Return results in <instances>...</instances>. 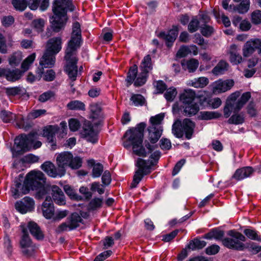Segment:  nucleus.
<instances>
[{
    "label": "nucleus",
    "mask_w": 261,
    "mask_h": 261,
    "mask_svg": "<svg viewBox=\"0 0 261 261\" xmlns=\"http://www.w3.org/2000/svg\"><path fill=\"white\" fill-rule=\"evenodd\" d=\"M221 114L216 112H201L200 117L203 120H211L220 117Z\"/></svg>",
    "instance_id": "obj_41"
},
{
    "label": "nucleus",
    "mask_w": 261,
    "mask_h": 261,
    "mask_svg": "<svg viewBox=\"0 0 261 261\" xmlns=\"http://www.w3.org/2000/svg\"><path fill=\"white\" fill-rule=\"evenodd\" d=\"M91 190L93 192L97 191L99 194H102L105 192L103 186L97 182H94L91 184Z\"/></svg>",
    "instance_id": "obj_58"
},
{
    "label": "nucleus",
    "mask_w": 261,
    "mask_h": 261,
    "mask_svg": "<svg viewBox=\"0 0 261 261\" xmlns=\"http://www.w3.org/2000/svg\"><path fill=\"white\" fill-rule=\"evenodd\" d=\"M41 169L45 172L49 176L56 178L62 177L65 174V171L58 167L50 161L45 162L41 166Z\"/></svg>",
    "instance_id": "obj_13"
},
{
    "label": "nucleus",
    "mask_w": 261,
    "mask_h": 261,
    "mask_svg": "<svg viewBox=\"0 0 261 261\" xmlns=\"http://www.w3.org/2000/svg\"><path fill=\"white\" fill-rule=\"evenodd\" d=\"M148 139L151 143H156L161 137L163 128L161 126L150 125L148 128Z\"/></svg>",
    "instance_id": "obj_24"
},
{
    "label": "nucleus",
    "mask_w": 261,
    "mask_h": 261,
    "mask_svg": "<svg viewBox=\"0 0 261 261\" xmlns=\"http://www.w3.org/2000/svg\"><path fill=\"white\" fill-rule=\"evenodd\" d=\"M255 171L260 172L261 171V167L254 169L250 166L243 167L236 171L232 176V178L237 180H241L250 176Z\"/></svg>",
    "instance_id": "obj_16"
},
{
    "label": "nucleus",
    "mask_w": 261,
    "mask_h": 261,
    "mask_svg": "<svg viewBox=\"0 0 261 261\" xmlns=\"http://www.w3.org/2000/svg\"><path fill=\"white\" fill-rule=\"evenodd\" d=\"M130 100L135 106H142L145 103V101L143 96L140 94L133 95Z\"/></svg>",
    "instance_id": "obj_47"
},
{
    "label": "nucleus",
    "mask_w": 261,
    "mask_h": 261,
    "mask_svg": "<svg viewBox=\"0 0 261 261\" xmlns=\"http://www.w3.org/2000/svg\"><path fill=\"white\" fill-rule=\"evenodd\" d=\"M14 22V18L12 16H4L2 20V24L5 27H9Z\"/></svg>",
    "instance_id": "obj_64"
},
{
    "label": "nucleus",
    "mask_w": 261,
    "mask_h": 261,
    "mask_svg": "<svg viewBox=\"0 0 261 261\" xmlns=\"http://www.w3.org/2000/svg\"><path fill=\"white\" fill-rule=\"evenodd\" d=\"M137 72L138 69L136 65L130 68L126 79L127 83V86H129L135 81V80L136 77Z\"/></svg>",
    "instance_id": "obj_39"
},
{
    "label": "nucleus",
    "mask_w": 261,
    "mask_h": 261,
    "mask_svg": "<svg viewBox=\"0 0 261 261\" xmlns=\"http://www.w3.org/2000/svg\"><path fill=\"white\" fill-rule=\"evenodd\" d=\"M228 237L222 240L223 244L227 248L242 250L244 247L243 242L245 241V237L240 232L234 230H231L227 233Z\"/></svg>",
    "instance_id": "obj_7"
},
{
    "label": "nucleus",
    "mask_w": 261,
    "mask_h": 261,
    "mask_svg": "<svg viewBox=\"0 0 261 261\" xmlns=\"http://www.w3.org/2000/svg\"><path fill=\"white\" fill-rule=\"evenodd\" d=\"M0 53L6 54L7 53V46L6 38L2 33L0 32Z\"/></svg>",
    "instance_id": "obj_60"
},
{
    "label": "nucleus",
    "mask_w": 261,
    "mask_h": 261,
    "mask_svg": "<svg viewBox=\"0 0 261 261\" xmlns=\"http://www.w3.org/2000/svg\"><path fill=\"white\" fill-rule=\"evenodd\" d=\"M102 199L99 198H94L91 200L89 204L90 209L94 210L101 206Z\"/></svg>",
    "instance_id": "obj_51"
},
{
    "label": "nucleus",
    "mask_w": 261,
    "mask_h": 261,
    "mask_svg": "<svg viewBox=\"0 0 261 261\" xmlns=\"http://www.w3.org/2000/svg\"><path fill=\"white\" fill-rule=\"evenodd\" d=\"M182 129L185 134L186 138L187 139H190L194 132L195 127V124L190 119H185L181 123Z\"/></svg>",
    "instance_id": "obj_26"
},
{
    "label": "nucleus",
    "mask_w": 261,
    "mask_h": 261,
    "mask_svg": "<svg viewBox=\"0 0 261 261\" xmlns=\"http://www.w3.org/2000/svg\"><path fill=\"white\" fill-rule=\"evenodd\" d=\"M50 189L52 191L53 199L55 202L60 205L65 204V196L62 190L56 185L51 186Z\"/></svg>",
    "instance_id": "obj_23"
},
{
    "label": "nucleus",
    "mask_w": 261,
    "mask_h": 261,
    "mask_svg": "<svg viewBox=\"0 0 261 261\" xmlns=\"http://www.w3.org/2000/svg\"><path fill=\"white\" fill-rule=\"evenodd\" d=\"M164 118V114L161 113L155 115L154 117H151L150 119L151 125L160 126L161 122Z\"/></svg>",
    "instance_id": "obj_54"
},
{
    "label": "nucleus",
    "mask_w": 261,
    "mask_h": 261,
    "mask_svg": "<svg viewBox=\"0 0 261 261\" xmlns=\"http://www.w3.org/2000/svg\"><path fill=\"white\" fill-rule=\"evenodd\" d=\"M178 33V29L176 26H173L172 29L169 31L167 33L162 32L158 35V37L166 41L167 45L170 47L172 43L175 40Z\"/></svg>",
    "instance_id": "obj_21"
},
{
    "label": "nucleus",
    "mask_w": 261,
    "mask_h": 261,
    "mask_svg": "<svg viewBox=\"0 0 261 261\" xmlns=\"http://www.w3.org/2000/svg\"><path fill=\"white\" fill-rule=\"evenodd\" d=\"M151 60L150 55L146 56L142 60L140 69L141 71L144 72L145 73H148L150 71L152 67L151 65Z\"/></svg>",
    "instance_id": "obj_32"
},
{
    "label": "nucleus",
    "mask_w": 261,
    "mask_h": 261,
    "mask_svg": "<svg viewBox=\"0 0 261 261\" xmlns=\"http://www.w3.org/2000/svg\"><path fill=\"white\" fill-rule=\"evenodd\" d=\"M55 55L45 50L39 61V64L42 66V68L39 69L38 71V80L41 78L43 68H50L53 66L55 64Z\"/></svg>",
    "instance_id": "obj_14"
},
{
    "label": "nucleus",
    "mask_w": 261,
    "mask_h": 261,
    "mask_svg": "<svg viewBox=\"0 0 261 261\" xmlns=\"http://www.w3.org/2000/svg\"><path fill=\"white\" fill-rule=\"evenodd\" d=\"M22 56L20 51L13 53L9 58V64L12 66H15L19 64L22 60Z\"/></svg>",
    "instance_id": "obj_40"
},
{
    "label": "nucleus",
    "mask_w": 261,
    "mask_h": 261,
    "mask_svg": "<svg viewBox=\"0 0 261 261\" xmlns=\"http://www.w3.org/2000/svg\"><path fill=\"white\" fill-rule=\"evenodd\" d=\"M238 6H235V9L233 12H238L239 13L243 14L246 13L249 9L250 1L243 0Z\"/></svg>",
    "instance_id": "obj_35"
},
{
    "label": "nucleus",
    "mask_w": 261,
    "mask_h": 261,
    "mask_svg": "<svg viewBox=\"0 0 261 261\" xmlns=\"http://www.w3.org/2000/svg\"><path fill=\"white\" fill-rule=\"evenodd\" d=\"M15 207L19 213L25 214L31 211L34 208V201L32 198L25 197L21 201L17 202Z\"/></svg>",
    "instance_id": "obj_17"
},
{
    "label": "nucleus",
    "mask_w": 261,
    "mask_h": 261,
    "mask_svg": "<svg viewBox=\"0 0 261 261\" xmlns=\"http://www.w3.org/2000/svg\"><path fill=\"white\" fill-rule=\"evenodd\" d=\"M46 180L44 174L40 171H32L27 175L24 181V186L30 189L35 190L43 186Z\"/></svg>",
    "instance_id": "obj_9"
},
{
    "label": "nucleus",
    "mask_w": 261,
    "mask_h": 261,
    "mask_svg": "<svg viewBox=\"0 0 261 261\" xmlns=\"http://www.w3.org/2000/svg\"><path fill=\"white\" fill-rule=\"evenodd\" d=\"M62 48V40L60 37L50 39L47 42L46 51L56 55Z\"/></svg>",
    "instance_id": "obj_22"
},
{
    "label": "nucleus",
    "mask_w": 261,
    "mask_h": 261,
    "mask_svg": "<svg viewBox=\"0 0 261 261\" xmlns=\"http://www.w3.org/2000/svg\"><path fill=\"white\" fill-rule=\"evenodd\" d=\"M199 21L197 19L194 18L190 22L188 25V30L191 33L196 31L199 27Z\"/></svg>",
    "instance_id": "obj_61"
},
{
    "label": "nucleus",
    "mask_w": 261,
    "mask_h": 261,
    "mask_svg": "<svg viewBox=\"0 0 261 261\" xmlns=\"http://www.w3.org/2000/svg\"><path fill=\"white\" fill-rule=\"evenodd\" d=\"M69 127L71 131L75 132L81 126L79 121L75 118H71L68 121Z\"/></svg>",
    "instance_id": "obj_55"
},
{
    "label": "nucleus",
    "mask_w": 261,
    "mask_h": 261,
    "mask_svg": "<svg viewBox=\"0 0 261 261\" xmlns=\"http://www.w3.org/2000/svg\"><path fill=\"white\" fill-rule=\"evenodd\" d=\"M205 245L206 242L204 241L196 239L191 241L188 247L191 250L200 249L205 247Z\"/></svg>",
    "instance_id": "obj_38"
},
{
    "label": "nucleus",
    "mask_w": 261,
    "mask_h": 261,
    "mask_svg": "<svg viewBox=\"0 0 261 261\" xmlns=\"http://www.w3.org/2000/svg\"><path fill=\"white\" fill-rule=\"evenodd\" d=\"M75 6L70 0H55L53 7L54 15L51 18L53 30L59 32L65 24L67 20L66 13L68 10L72 11Z\"/></svg>",
    "instance_id": "obj_2"
},
{
    "label": "nucleus",
    "mask_w": 261,
    "mask_h": 261,
    "mask_svg": "<svg viewBox=\"0 0 261 261\" xmlns=\"http://www.w3.org/2000/svg\"><path fill=\"white\" fill-rule=\"evenodd\" d=\"M256 49H258L259 54L261 55V40L254 39L247 41L242 48L243 57L248 58L251 56Z\"/></svg>",
    "instance_id": "obj_12"
},
{
    "label": "nucleus",
    "mask_w": 261,
    "mask_h": 261,
    "mask_svg": "<svg viewBox=\"0 0 261 261\" xmlns=\"http://www.w3.org/2000/svg\"><path fill=\"white\" fill-rule=\"evenodd\" d=\"M147 74L148 73H145L144 72L141 71L134 82V85L136 87H139L143 85L146 82Z\"/></svg>",
    "instance_id": "obj_45"
},
{
    "label": "nucleus",
    "mask_w": 261,
    "mask_h": 261,
    "mask_svg": "<svg viewBox=\"0 0 261 261\" xmlns=\"http://www.w3.org/2000/svg\"><path fill=\"white\" fill-rule=\"evenodd\" d=\"M228 54L229 61L233 65H238L244 61L242 56L239 53L236 45H231Z\"/></svg>",
    "instance_id": "obj_25"
},
{
    "label": "nucleus",
    "mask_w": 261,
    "mask_h": 261,
    "mask_svg": "<svg viewBox=\"0 0 261 261\" xmlns=\"http://www.w3.org/2000/svg\"><path fill=\"white\" fill-rule=\"evenodd\" d=\"M42 212L43 216L47 219L51 218L54 214V207L51 202L50 197H46L42 204Z\"/></svg>",
    "instance_id": "obj_27"
},
{
    "label": "nucleus",
    "mask_w": 261,
    "mask_h": 261,
    "mask_svg": "<svg viewBox=\"0 0 261 261\" xmlns=\"http://www.w3.org/2000/svg\"><path fill=\"white\" fill-rule=\"evenodd\" d=\"M233 85L234 81L232 80L220 79L211 84L212 91L214 94H219L229 90Z\"/></svg>",
    "instance_id": "obj_11"
},
{
    "label": "nucleus",
    "mask_w": 261,
    "mask_h": 261,
    "mask_svg": "<svg viewBox=\"0 0 261 261\" xmlns=\"http://www.w3.org/2000/svg\"><path fill=\"white\" fill-rule=\"evenodd\" d=\"M244 119L243 115L241 114H234L228 120L230 124H239L244 122Z\"/></svg>",
    "instance_id": "obj_50"
},
{
    "label": "nucleus",
    "mask_w": 261,
    "mask_h": 261,
    "mask_svg": "<svg viewBox=\"0 0 261 261\" xmlns=\"http://www.w3.org/2000/svg\"><path fill=\"white\" fill-rule=\"evenodd\" d=\"M23 181V176L20 174L18 178L16 179L14 182V185L11 188V192L12 195L15 198H18L20 195L27 193L28 188L24 186V185H22L21 182Z\"/></svg>",
    "instance_id": "obj_19"
},
{
    "label": "nucleus",
    "mask_w": 261,
    "mask_h": 261,
    "mask_svg": "<svg viewBox=\"0 0 261 261\" xmlns=\"http://www.w3.org/2000/svg\"><path fill=\"white\" fill-rule=\"evenodd\" d=\"M209 83L208 79L206 77H200L187 82V85L196 88H202Z\"/></svg>",
    "instance_id": "obj_28"
},
{
    "label": "nucleus",
    "mask_w": 261,
    "mask_h": 261,
    "mask_svg": "<svg viewBox=\"0 0 261 261\" xmlns=\"http://www.w3.org/2000/svg\"><path fill=\"white\" fill-rule=\"evenodd\" d=\"M160 155V152L156 151L151 155L150 159L147 161L141 159H138L137 165L139 169L134 176L133 180L130 186L131 188H135L141 181L143 176L150 172L151 166L156 163Z\"/></svg>",
    "instance_id": "obj_4"
},
{
    "label": "nucleus",
    "mask_w": 261,
    "mask_h": 261,
    "mask_svg": "<svg viewBox=\"0 0 261 261\" xmlns=\"http://www.w3.org/2000/svg\"><path fill=\"white\" fill-rule=\"evenodd\" d=\"M251 21L255 24H258L261 23L260 10H256L251 13Z\"/></svg>",
    "instance_id": "obj_53"
},
{
    "label": "nucleus",
    "mask_w": 261,
    "mask_h": 261,
    "mask_svg": "<svg viewBox=\"0 0 261 261\" xmlns=\"http://www.w3.org/2000/svg\"><path fill=\"white\" fill-rule=\"evenodd\" d=\"M56 162L58 167L66 171V167L75 169L80 168L82 165V159L79 156L73 157L70 152L64 151L58 154Z\"/></svg>",
    "instance_id": "obj_6"
},
{
    "label": "nucleus",
    "mask_w": 261,
    "mask_h": 261,
    "mask_svg": "<svg viewBox=\"0 0 261 261\" xmlns=\"http://www.w3.org/2000/svg\"><path fill=\"white\" fill-rule=\"evenodd\" d=\"M60 128L57 125H49L43 130V135L45 136L53 149H55L56 146L55 135L59 131Z\"/></svg>",
    "instance_id": "obj_20"
},
{
    "label": "nucleus",
    "mask_w": 261,
    "mask_h": 261,
    "mask_svg": "<svg viewBox=\"0 0 261 261\" xmlns=\"http://www.w3.org/2000/svg\"><path fill=\"white\" fill-rule=\"evenodd\" d=\"M1 118L6 123L10 122L16 117V115L6 110H3L0 114Z\"/></svg>",
    "instance_id": "obj_42"
},
{
    "label": "nucleus",
    "mask_w": 261,
    "mask_h": 261,
    "mask_svg": "<svg viewBox=\"0 0 261 261\" xmlns=\"http://www.w3.org/2000/svg\"><path fill=\"white\" fill-rule=\"evenodd\" d=\"M245 234L250 239L261 242V237L257 232L253 229H246L244 231Z\"/></svg>",
    "instance_id": "obj_43"
},
{
    "label": "nucleus",
    "mask_w": 261,
    "mask_h": 261,
    "mask_svg": "<svg viewBox=\"0 0 261 261\" xmlns=\"http://www.w3.org/2000/svg\"><path fill=\"white\" fill-rule=\"evenodd\" d=\"M22 75L23 72L18 69L11 70L8 68L6 79L9 81L15 82L20 79Z\"/></svg>",
    "instance_id": "obj_29"
},
{
    "label": "nucleus",
    "mask_w": 261,
    "mask_h": 261,
    "mask_svg": "<svg viewBox=\"0 0 261 261\" xmlns=\"http://www.w3.org/2000/svg\"><path fill=\"white\" fill-rule=\"evenodd\" d=\"M103 168L102 164L97 163L93 166L92 176L94 178L99 177L103 172Z\"/></svg>",
    "instance_id": "obj_49"
},
{
    "label": "nucleus",
    "mask_w": 261,
    "mask_h": 261,
    "mask_svg": "<svg viewBox=\"0 0 261 261\" xmlns=\"http://www.w3.org/2000/svg\"><path fill=\"white\" fill-rule=\"evenodd\" d=\"M56 72L53 69L47 70L45 72H43L42 76L43 80L46 82H51L56 78Z\"/></svg>",
    "instance_id": "obj_44"
},
{
    "label": "nucleus",
    "mask_w": 261,
    "mask_h": 261,
    "mask_svg": "<svg viewBox=\"0 0 261 261\" xmlns=\"http://www.w3.org/2000/svg\"><path fill=\"white\" fill-rule=\"evenodd\" d=\"M54 95L55 94L53 92L48 91L41 94L39 97L38 100L41 102H44L53 97Z\"/></svg>",
    "instance_id": "obj_57"
},
{
    "label": "nucleus",
    "mask_w": 261,
    "mask_h": 261,
    "mask_svg": "<svg viewBox=\"0 0 261 261\" xmlns=\"http://www.w3.org/2000/svg\"><path fill=\"white\" fill-rule=\"evenodd\" d=\"M5 91L8 96H14L20 94L21 89L17 87L6 88L5 89Z\"/></svg>",
    "instance_id": "obj_59"
},
{
    "label": "nucleus",
    "mask_w": 261,
    "mask_h": 261,
    "mask_svg": "<svg viewBox=\"0 0 261 261\" xmlns=\"http://www.w3.org/2000/svg\"><path fill=\"white\" fill-rule=\"evenodd\" d=\"M224 236V232L222 230H214L207 234V238H214L217 240L222 239Z\"/></svg>",
    "instance_id": "obj_56"
},
{
    "label": "nucleus",
    "mask_w": 261,
    "mask_h": 261,
    "mask_svg": "<svg viewBox=\"0 0 261 261\" xmlns=\"http://www.w3.org/2000/svg\"><path fill=\"white\" fill-rule=\"evenodd\" d=\"M23 235L20 242L22 252L24 255H31L34 251V247L24 229H23Z\"/></svg>",
    "instance_id": "obj_18"
},
{
    "label": "nucleus",
    "mask_w": 261,
    "mask_h": 261,
    "mask_svg": "<svg viewBox=\"0 0 261 261\" xmlns=\"http://www.w3.org/2000/svg\"><path fill=\"white\" fill-rule=\"evenodd\" d=\"M181 126V122L179 120H176L172 125V132L174 135L178 138H180L183 136V129L180 128Z\"/></svg>",
    "instance_id": "obj_37"
},
{
    "label": "nucleus",
    "mask_w": 261,
    "mask_h": 261,
    "mask_svg": "<svg viewBox=\"0 0 261 261\" xmlns=\"http://www.w3.org/2000/svg\"><path fill=\"white\" fill-rule=\"evenodd\" d=\"M145 127V124L141 123L135 128L127 130L125 134V137L127 140L131 143L133 146L134 152L139 155L145 156L146 155L145 148L142 145L143 139V131Z\"/></svg>",
    "instance_id": "obj_3"
},
{
    "label": "nucleus",
    "mask_w": 261,
    "mask_h": 261,
    "mask_svg": "<svg viewBox=\"0 0 261 261\" xmlns=\"http://www.w3.org/2000/svg\"><path fill=\"white\" fill-rule=\"evenodd\" d=\"M82 135L88 142L94 144L98 141V132L94 129L93 126L89 121L85 123Z\"/></svg>",
    "instance_id": "obj_15"
},
{
    "label": "nucleus",
    "mask_w": 261,
    "mask_h": 261,
    "mask_svg": "<svg viewBox=\"0 0 261 261\" xmlns=\"http://www.w3.org/2000/svg\"><path fill=\"white\" fill-rule=\"evenodd\" d=\"M33 25L38 32H41L44 25V21L42 19L34 20Z\"/></svg>",
    "instance_id": "obj_63"
},
{
    "label": "nucleus",
    "mask_w": 261,
    "mask_h": 261,
    "mask_svg": "<svg viewBox=\"0 0 261 261\" xmlns=\"http://www.w3.org/2000/svg\"><path fill=\"white\" fill-rule=\"evenodd\" d=\"M184 68H186L190 72H194L196 70L199 65V62L197 60L192 59L186 62L182 63Z\"/></svg>",
    "instance_id": "obj_33"
},
{
    "label": "nucleus",
    "mask_w": 261,
    "mask_h": 261,
    "mask_svg": "<svg viewBox=\"0 0 261 261\" xmlns=\"http://www.w3.org/2000/svg\"><path fill=\"white\" fill-rule=\"evenodd\" d=\"M82 219L76 213H73L66 222L62 223L56 229L58 233H61L65 231L71 230L79 226V223L82 221Z\"/></svg>",
    "instance_id": "obj_10"
},
{
    "label": "nucleus",
    "mask_w": 261,
    "mask_h": 261,
    "mask_svg": "<svg viewBox=\"0 0 261 261\" xmlns=\"http://www.w3.org/2000/svg\"><path fill=\"white\" fill-rule=\"evenodd\" d=\"M14 7L18 10L23 11L27 6L26 0H12Z\"/></svg>",
    "instance_id": "obj_48"
},
{
    "label": "nucleus",
    "mask_w": 261,
    "mask_h": 261,
    "mask_svg": "<svg viewBox=\"0 0 261 261\" xmlns=\"http://www.w3.org/2000/svg\"><path fill=\"white\" fill-rule=\"evenodd\" d=\"M81 39V26L79 22H75L72 26L71 39L68 43L65 56L66 60L65 70L72 81H75L77 75V59L73 54L76 49L80 46Z\"/></svg>",
    "instance_id": "obj_1"
},
{
    "label": "nucleus",
    "mask_w": 261,
    "mask_h": 261,
    "mask_svg": "<svg viewBox=\"0 0 261 261\" xmlns=\"http://www.w3.org/2000/svg\"><path fill=\"white\" fill-rule=\"evenodd\" d=\"M177 94V91L175 88H170L167 89L164 94L165 98L168 101H172Z\"/></svg>",
    "instance_id": "obj_52"
},
{
    "label": "nucleus",
    "mask_w": 261,
    "mask_h": 261,
    "mask_svg": "<svg viewBox=\"0 0 261 261\" xmlns=\"http://www.w3.org/2000/svg\"><path fill=\"white\" fill-rule=\"evenodd\" d=\"M34 136L30 134L27 136L21 135L15 139L14 145L11 149L13 155L21 154L24 151L29 150L32 147Z\"/></svg>",
    "instance_id": "obj_8"
},
{
    "label": "nucleus",
    "mask_w": 261,
    "mask_h": 261,
    "mask_svg": "<svg viewBox=\"0 0 261 261\" xmlns=\"http://www.w3.org/2000/svg\"><path fill=\"white\" fill-rule=\"evenodd\" d=\"M228 64L225 61H220L217 65L213 69L212 73L215 75H221L228 70Z\"/></svg>",
    "instance_id": "obj_31"
},
{
    "label": "nucleus",
    "mask_w": 261,
    "mask_h": 261,
    "mask_svg": "<svg viewBox=\"0 0 261 261\" xmlns=\"http://www.w3.org/2000/svg\"><path fill=\"white\" fill-rule=\"evenodd\" d=\"M36 58V54L33 53L30 56H29L21 64V69H22L23 73L27 71L31 65L33 64Z\"/></svg>",
    "instance_id": "obj_36"
},
{
    "label": "nucleus",
    "mask_w": 261,
    "mask_h": 261,
    "mask_svg": "<svg viewBox=\"0 0 261 261\" xmlns=\"http://www.w3.org/2000/svg\"><path fill=\"white\" fill-rule=\"evenodd\" d=\"M195 97V92L191 89L185 90L180 94L179 99L183 104L184 112L185 115L190 116L194 115L199 111L198 104L194 102Z\"/></svg>",
    "instance_id": "obj_5"
},
{
    "label": "nucleus",
    "mask_w": 261,
    "mask_h": 261,
    "mask_svg": "<svg viewBox=\"0 0 261 261\" xmlns=\"http://www.w3.org/2000/svg\"><path fill=\"white\" fill-rule=\"evenodd\" d=\"M67 107L70 110H85V105L82 101L75 100L70 101L67 105Z\"/></svg>",
    "instance_id": "obj_34"
},
{
    "label": "nucleus",
    "mask_w": 261,
    "mask_h": 261,
    "mask_svg": "<svg viewBox=\"0 0 261 261\" xmlns=\"http://www.w3.org/2000/svg\"><path fill=\"white\" fill-rule=\"evenodd\" d=\"M38 188H39V190L36 194V197L38 199L42 198L50 189V188L48 186H41V187H39Z\"/></svg>",
    "instance_id": "obj_62"
},
{
    "label": "nucleus",
    "mask_w": 261,
    "mask_h": 261,
    "mask_svg": "<svg viewBox=\"0 0 261 261\" xmlns=\"http://www.w3.org/2000/svg\"><path fill=\"white\" fill-rule=\"evenodd\" d=\"M46 114L44 109L33 110L28 115L29 119H35Z\"/></svg>",
    "instance_id": "obj_46"
},
{
    "label": "nucleus",
    "mask_w": 261,
    "mask_h": 261,
    "mask_svg": "<svg viewBox=\"0 0 261 261\" xmlns=\"http://www.w3.org/2000/svg\"><path fill=\"white\" fill-rule=\"evenodd\" d=\"M31 233L37 240L43 238V234L38 225L33 222H30L28 225Z\"/></svg>",
    "instance_id": "obj_30"
}]
</instances>
